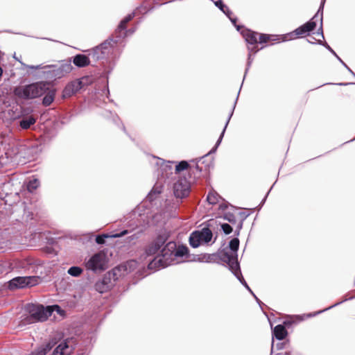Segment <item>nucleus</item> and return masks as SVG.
<instances>
[{
	"mask_svg": "<svg viewBox=\"0 0 355 355\" xmlns=\"http://www.w3.org/2000/svg\"><path fill=\"white\" fill-rule=\"evenodd\" d=\"M110 279L103 277L102 279L97 281L94 284V288L100 293L106 292L110 288Z\"/></svg>",
	"mask_w": 355,
	"mask_h": 355,
	"instance_id": "obj_17",
	"label": "nucleus"
},
{
	"mask_svg": "<svg viewBox=\"0 0 355 355\" xmlns=\"http://www.w3.org/2000/svg\"><path fill=\"white\" fill-rule=\"evenodd\" d=\"M169 236L166 231L161 232L156 239L151 242L146 248L145 252L147 256L155 254L160 248L166 242Z\"/></svg>",
	"mask_w": 355,
	"mask_h": 355,
	"instance_id": "obj_11",
	"label": "nucleus"
},
{
	"mask_svg": "<svg viewBox=\"0 0 355 355\" xmlns=\"http://www.w3.org/2000/svg\"><path fill=\"white\" fill-rule=\"evenodd\" d=\"M112 40H107L104 42L101 43L99 46L96 47V51H106V54L109 53V49L112 46Z\"/></svg>",
	"mask_w": 355,
	"mask_h": 355,
	"instance_id": "obj_29",
	"label": "nucleus"
},
{
	"mask_svg": "<svg viewBox=\"0 0 355 355\" xmlns=\"http://www.w3.org/2000/svg\"><path fill=\"white\" fill-rule=\"evenodd\" d=\"M273 349H274V343H273V341H272V349H271L272 353L273 352Z\"/></svg>",
	"mask_w": 355,
	"mask_h": 355,
	"instance_id": "obj_47",
	"label": "nucleus"
},
{
	"mask_svg": "<svg viewBox=\"0 0 355 355\" xmlns=\"http://www.w3.org/2000/svg\"><path fill=\"white\" fill-rule=\"evenodd\" d=\"M220 200V196L215 191L209 192L207 197V200L210 205H216L219 203Z\"/></svg>",
	"mask_w": 355,
	"mask_h": 355,
	"instance_id": "obj_27",
	"label": "nucleus"
},
{
	"mask_svg": "<svg viewBox=\"0 0 355 355\" xmlns=\"http://www.w3.org/2000/svg\"><path fill=\"white\" fill-rule=\"evenodd\" d=\"M162 191V186L156 184L152 189L151 191L148 193V198L150 200H153L156 196L160 194Z\"/></svg>",
	"mask_w": 355,
	"mask_h": 355,
	"instance_id": "obj_28",
	"label": "nucleus"
},
{
	"mask_svg": "<svg viewBox=\"0 0 355 355\" xmlns=\"http://www.w3.org/2000/svg\"><path fill=\"white\" fill-rule=\"evenodd\" d=\"M227 207L226 202H223L219 205V209L225 210Z\"/></svg>",
	"mask_w": 355,
	"mask_h": 355,
	"instance_id": "obj_42",
	"label": "nucleus"
},
{
	"mask_svg": "<svg viewBox=\"0 0 355 355\" xmlns=\"http://www.w3.org/2000/svg\"><path fill=\"white\" fill-rule=\"evenodd\" d=\"M212 232L209 228L201 231H195L189 236V244L193 248H198L203 243H209L212 239Z\"/></svg>",
	"mask_w": 355,
	"mask_h": 355,
	"instance_id": "obj_8",
	"label": "nucleus"
},
{
	"mask_svg": "<svg viewBox=\"0 0 355 355\" xmlns=\"http://www.w3.org/2000/svg\"><path fill=\"white\" fill-rule=\"evenodd\" d=\"M252 62V59L251 58V54L249 53V55H248V67L246 69V71H245V73H247V71L248 70V68L250 67L251 63Z\"/></svg>",
	"mask_w": 355,
	"mask_h": 355,
	"instance_id": "obj_41",
	"label": "nucleus"
},
{
	"mask_svg": "<svg viewBox=\"0 0 355 355\" xmlns=\"http://www.w3.org/2000/svg\"><path fill=\"white\" fill-rule=\"evenodd\" d=\"M73 64L78 67H85L90 63L89 58L83 54H78L73 58Z\"/></svg>",
	"mask_w": 355,
	"mask_h": 355,
	"instance_id": "obj_18",
	"label": "nucleus"
},
{
	"mask_svg": "<svg viewBox=\"0 0 355 355\" xmlns=\"http://www.w3.org/2000/svg\"><path fill=\"white\" fill-rule=\"evenodd\" d=\"M73 350V340L67 339L60 343L53 350L52 355H70Z\"/></svg>",
	"mask_w": 355,
	"mask_h": 355,
	"instance_id": "obj_13",
	"label": "nucleus"
},
{
	"mask_svg": "<svg viewBox=\"0 0 355 355\" xmlns=\"http://www.w3.org/2000/svg\"><path fill=\"white\" fill-rule=\"evenodd\" d=\"M40 280V277L36 276L17 277L9 282L8 287L10 289H15L33 286L38 284Z\"/></svg>",
	"mask_w": 355,
	"mask_h": 355,
	"instance_id": "obj_9",
	"label": "nucleus"
},
{
	"mask_svg": "<svg viewBox=\"0 0 355 355\" xmlns=\"http://www.w3.org/2000/svg\"><path fill=\"white\" fill-rule=\"evenodd\" d=\"M230 248L236 253L239 249V240L236 238L232 239L229 243Z\"/></svg>",
	"mask_w": 355,
	"mask_h": 355,
	"instance_id": "obj_33",
	"label": "nucleus"
},
{
	"mask_svg": "<svg viewBox=\"0 0 355 355\" xmlns=\"http://www.w3.org/2000/svg\"><path fill=\"white\" fill-rule=\"evenodd\" d=\"M36 119L33 116H28L21 119L19 122V126L23 130L28 129L32 125L35 124Z\"/></svg>",
	"mask_w": 355,
	"mask_h": 355,
	"instance_id": "obj_23",
	"label": "nucleus"
},
{
	"mask_svg": "<svg viewBox=\"0 0 355 355\" xmlns=\"http://www.w3.org/2000/svg\"><path fill=\"white\" fill-rule=\"evenodd\" d=\"M49 90V83L38 82L15 88L14 94L19 98L28 100L38 98Z\"/></svg>",
	"mask_w": 355,
	"mask_h": 355,
	"instance_id": "obj_3",
	"label": "nucleus"
},
{
	"mask_svg": "<svg viewBox=\"0 0 355 355\" xmlns=\"http://www.w3.org/2000/svg\"><path fill=\"white\" fill-rule=\"evenodd\" d=\"M40 186V181L37 178L30 180L27 184V189L30 192L34 191Z\"/></svg>",
	"mask_w": 355,
	"mask_h": 355,
	"instance_id": "obj_31",
	"label": "nucleus"
},
{
	"mask_svg": "<svg viewBox=\"0 0 355 355\" xmlns=\"http://www.w3.org/2000/svg\"><path fill=\"white\" fill-rule=\"evenodd\" d=\"M191 191V182L186 178H179L173 184V193L178 198H184Z\"/></svg>",
	"mask_w": 355,
	"mask_h": 355,
	"instance_id": "obj_10",
	"label": "nucleus"
},
{
	"mask_svg": "<svg viewBox=\"0 0 355 355\" xmlns=\"http://www.w3.org/2000/svg\"><path fill=\"white\" fill-rule=\"evenodd\" d=\"M172 162H165L162 159H157V165L159 166L158 175H160L163 178H169L170 175L173 174V164Z\"/></svg>",
	"mask_w": 355,
	"mask_h": 355,
	"instance_id": "obj_14",
	"label": "nucleus"
},
{
	"mask_svg": "<svg viewBox=\"0 0 355 355\" xmlns=\"http://www.w3.org/2000/svg\"><path fill=\"white\" fill-rule=\"evenodd\" d=\"M59 309L58 306L44 307L41 304H30L26 306L29 315L25 318V324H31L37 322H44L51 315L53 309Z\"/></svg>",
	"mask_w": 355,
	"mask_h": 355,
	"instance_id": "obj_4",
	"label": "nucleus"
},
{
	"mask_svg": "<svg viewBox=\"0 0 355 355\" xmlns=\"http://www.w3.org/2000/svg\"><path fill=\"white\" fill-rule=\"evenodd\" d=\"M221 259L225 261L230 270L232 272L236 277H238L239 275L237 272H241L240 270V266L237 260V256L236 254H230L228 252H224L222 254Z\"/></svg>",
	"mask_w": 355,
	"mask_h": 355,
	"instance_id": "obj_12",
	"label": "nucleus"
},
{
	"mask_svg": "<svg viewBox=\"0 0 355 355\" xmlns=\"http://www.w3.org/2000/svg\"><path fill=\"white\" fill-rule=\"evenodd\" d=\"M223 218L232 224H234L236 222V216L231 213L225 214Z\"/></svg>",
	"mask_w": 355,
	"mask_h": 355,
	"instance_id": "obj_35",
	"label": "nucleus"
},
{
	"mask_svg": "<svg viewBox=\"0 0 355 355\" xmlns=\"http://www.w3.org/2000/svg\"><path fill=\"white\" fill-rule=\"evenodd\" d=\"M46 93V95L43 98L42 103L45 106H49L53 103L54 100L55 92L53 90L49 89Z\"/></svg>",
	"mask_w": 355,
	"mask_h": 355,
	"instance_id": "obj_26",
	"label": "nucleus"
},
{
	"mask_svg": "<svg viewBox=\"0 0 355 355\" xmlns=\"http://www.w3.org/2000/svg\"><path fill=\"white\" fill-rule=\"evenodd\" d=\"M353 75L355 76V74H354V73Z\"/></svg>",
	"mask_w": 355,
	"mask_h": 355,
	"instance_id": "obj_48",
	"label": "nucleus"
},
{
	"mask_svg": "<svg viewBox=\"0 0 355 355\" xmlns=\"http://www.w3.org/2000/svg\"><path fill=\"white\" fill-rule=\"evenodd\" d=\"M336 57V58L343 64V66H345L347 70L352 74H354V72L351 70V69L341 60V58L336 54V55H335Z\"/></svg>",
	"mask_w": 355,
	"mask_h": 355,
	"instance_id": "obj_39",
	"label": "nucleus"
},
{
	"mask_svg": "<svg viewBox=\"0 0 355 355\" xmlns=\"http://www.w3.org/2000/svg\"><path fill=\"white\" fill-rule=\"evenodd\" d=\"M107 257L103 252H97L85 261V266L87 270L94 272L103 271L106 269Z\"/></svg>",
	"mask_w": 355,
	"mask_h": 355,
	"instance_id": "obj_7",
	"label": "nucleus"
},
{
	"mask_svg": "<svg viewBox=\"0 0 355 355\" xmlns=\"http://www.w3.org/2000/svg\"><path fill=\"white\" fill-rule=\"evenodd\" d=\"M214 4L216 7H218L224 14H225L229 19L231 20L232 24L236 26V18H232L230 15H232V12L229 9V8L225 5L222 0H218L214 1Z\"/></svg>",
	"mask_w": 355,
	"mask_h": 355,
	"instance_id": "obj_20",
	"label": "nucleus"
},
{
	"mask_svg": "<svg viewBox=\"0 0 355 355\" xmlns=\"http://www.w3.org/2000/svg\"><path fill=\"white\" fill-rule=\"evenodd\" d=\"M188 251L187 247L182 245L177 248L175 242L169 241L162 248L159 255L163 260L164 265L168 266L183 261L182 259L187 255Z\"/></svg>",
	"mask_w": 355,
	"mask_h": 355,
	"instance_id": "obj_2",
	"label": "nucleus"
},
{
	"mask_svg": "<svg viewBox=\"0 0 355 355\" xmlns=\"http://www.w3.org/2000/svg\"><path fill=\"white\" fill-rule=\"evenodd\" d=\"M340 303H341V302H340L336 303L335 304H334V305H332V306H329V307H328V308H327V309H324V310H322V311H318V312H316V313H313V314H309L308 316H309V317H311V316H315V315H316L317 314H319V313H322V312H324V311H327V310H329V309H331L332 307H334V306H337L338 304H340Z\"/></svg>",
	"mask_w": 355,
	"mask_h": 355,
	"instance_id": "obj_38",
	"label": "nucleus"
},
{
	"mask_svg": "<svg viewBox=\"0 0 355 355\" xmlns=\"http://www.w3.org/2000/svg\"><path fill=\"white\" fill-rule=\"evenodd\" d=\"M126 234H128V231L127 230H124V231L121 232L119 234H115L114 235H112L111 237H113V238L121 237V236L125 235Z\"/></svg>",
	"mask_w": 355,
	"mask_h": 355,
	"instance_id": "obj_40",
	"label": "nucleus"
},
{
	"mask_svg": "<svg viewBox=\"0 0 355 355\" xmlns=\"http://www.w3.org/2000/svg\"><path fill=\"white\" fill-rule=\"evenodd\" d=\"M83 87V82L81 80H76L68 83L62 92L63 98H69L76 94Z\"/></svg>",
	"mask_w": 355,
	"mask_h": 355,
	"instance_id": "obj_15",
	"label": "nucleus"
},
{
	"mask_svg": "<svg viewBox=\"0 0 355 355\" xmlns=\"http://www.w3.org/2000/svg\"><path fill=\"white\" fill-rule=\"evenodd\" d=\"M138 237H139L138 234H134L132 236H129L128 239H130V241H132V240L138 239Z\"/></svg>",
	"mask_w": 355,
	"mask_h": 355,
	"instance_id": "obj_45",
	"label": "nucleus"
},
{
	"mask_svg": "<svg viewBox=\"0 0 355 355\" xmlns=\"http://www.w3.org/2000/svg\"><path fill=\"white\" fill-rule=\"evenodd\" d=\"M135 12L129 14L121 21L116 30V37L121 38L124 37L127 33L132 34L134 33L135 30L130 29L126 32H124V31L126 28V24L129 22L135 16Z\"/></svg>",
	"mask_w": 355,
	"mask_h": 355,
	"instance_id": "obj_16",
	"label": "nucleus"
},
{
	"mask_svg": "<svg viewBox=\"0 0 355 355\" xmlns=\"http://www.w3.org/2000/svg\"><path fill=\"white\" fill-rule=\"evenodd\" d=\"M109 236L107 234H103L102 236H97L96 238V242L98 244H103L105 243V239L107 238Z\"/></svg>",
	"mask_w": 355,
	"mask_h": 355,
	"instance_id": "obj_37",
	"label": "nucleus"
},
{
	"mask_svg": "<svg viewBox=\"0 0 355 355\" xmlns=\"http://www.w3.org/2000/svg\"><path fill=\"white\" fill-rule=\"evenodd\" d=\"M30 69H43L44 77L47 79H60L69 73L72 69L71 60L62 61L59 64L55 65H26Z\"/></svg>",
	"mask_w": 355,
	"mask_h": 355,
	"instance_id": "obj_1",
	"label": "nucleus"
},
{
	"mask_svg": "<svg viewBox=\"0 0 355 355\" xmlns=\"http://www.w3.org/2000/svg\"><path fill=\"white\" fill-rule=\"evenodd\" d=\"M186 169H189V172H194V170H196L199 173L201 171V169L198 165H196L195 167L192 168L189 166L187 161H182L175 165V170L176 173H178Z\"/></svg>",
	"mask_w": 355,
	"mask_h": 355,
	"instance_id": "obj_19",
	"label": "nucleus"
},
{
	"mask_svg": "<svg viewBox=\"0 0 355 355\" xmlns=\"http://www.w3.org/2000/svg\"><path fill=\"white\" fill-rule=\"evenodd\" d=\"M52 347L53 346L51 343L42 345L36 349L34 352H33L31 355H46V353L52 348Z\"/></svg>",
	"mask_w": 355,
	"mask_h": 355,
	"instance_id": "obj_25",
	"label": "nucleus"
},
{
	"mask_svg": "<svg viewBox=\"0 0 355 355\" xmlns=\"http://www.w3.org/2000/svg\"><path fill=\"white\" fill-rule=\"evenodd\" d=\"M83 272V270L78 266H72L68 269V274L72 277H79Z\"/></svg>",
	"mask_w": 355,
	"mask_h": 355,
	"instance_id": "obj_30",
	"label": "nucleus"
},
{
	"mask_svg": "<svg viewBox=\"0 0 355 355\" xmlns=\"http://www.w3.org/2000/svg\"><path fill=\"white\" fill-rule=\"evenodd\" d=\"M106 55V51H96V47L92 51V56L96 60H100L105 57Z\"/></svg>",
	"mask_w": 355,
	"mask_h": 355,
	"instance_id": "obj_34",
	"label": "nucleus"
},
{
	"mask_svg": "<svg viewBox=\"0 0 355 355\" xmlns=\"http://www.w3.org/2000/svg\"><path fill=\"white\" fill-rule=\"evenodd\" d=\"M272 334L277 340H282L287 336V331L284 325L278 324L274 328Z\"/></svg>",
	"mask_w": 355,
	"mask_h": 355,
	"instance_id": "obj_21",
	"label": "nucleus"
},
{
	"mask_svg": "<svg viewBox=\"0 0 355 355\" xmlns=\"http://www.w3.org/2000/svg\"><path fill=\"white\" fill-rule=\"evenodd\" d=\"M216 255L215 254H209L207 261H213L215 260Z\"/></svg>",
	"mask_w": 355,
	"mask_h": 355,
	"instance_id": "obj_44",
	"label": "nucleus"
},
{
	"mask_svg": "<svg viewBox=\"0 0 355 355\" xmlns=\"http://www.w3.org/2000/svg\"><path fill=\"white\" fill-rule=\"evenodd\" d=\"M168 266L164 265L163 260L159 255L155 257L148 265L150 270H159L162 268L167 267Z\"/></svg>",
	"mask_w": 355,
	"mask_h": 355,
	"instance_id": "obj_22",
	"label": "nucleus"
},
{
	"mask_svg": "<svg viewBox=\"0 0 355 355\" xmlns=\"http://www.w3.org/2000/svg\"><path fill=\"white\" fill-rule=\"evenodd\" d=\"M237 275H239V277H236V278L250 292V293H252V295L254 297L256 300L258 302H259V300L257 297V296L253 293V292L252 291L250 288L248 286V284L246 283V282L245 281L244 278L243 277V275H242L241 272H239V273L237 272Z\"/></svg>",
	"mask_w": 355,
	"mask_h": 355,
	"instance_id": "obj_32",
	"label": "nucleus"
},
{
	"mask_svg": "<svg viewBox=\"0 0 355 355\" xmlns=\"http://www.w3.org/2000/svg\"><path fill=\"white\" fill-rule=\"evenodd\" d=\"M325 3V0H322L320 8L318 10V12L314 15V17L308 22L296 28L294 31L296 35H302L308 33L309 32L313 31L316 26V22L315 21V19L320 17V27L319 31L318 33V35H320L322 38H324L323 32H322V10L324 8V5Z\"/></svg>",
	"mask_w": 355,
	"mask_h": 355,
	"instance_id": "obj_6",
	"label": "nucleus"
},
{
	"mask_svg": "<svg viewBox=\"0 0 355 355\" xmlns=\"http://www.w3.org/2000/svg\"><path fill=\"white\" fill-rule=\"evenodd\" d=\"M236 101H235V103H234V107H233V108H232V110L231 112L230 113V115H229V116H228V119H227V122H226V123H225V127H224V129H223V130L222 133L220 134V136L219 137V138H218V141H217V142H216V144L215 147H214V148H212V150H211V151L209 152V153L214 152V151L216 150V149L218 148V146H219V144H220V142H221V141H222V139H223V135H224V133H225V129H226V128H227V125H228V123H229V122H230V119H231V117H232V114H233L234 110V107H235V105H236Z\"/></svg>",
	"mask_w": 355,
	"mask_h": 355,
	"instance_id": "obj_24",
	"label": "nucleus"
},
{
	"mask_svg": "<svg viewBox=\"0 0 355 355\" xmlns=\"http://www.w3.org/2000/svg\"><path fill=\"white\" fill-rule=\"evenodd\" d=\"M282 347H283V344H282V343H280V344H277V348L278 349H282Z\"/></svg>",
	"mask_w": 355,
	"mask_h": 355,
	"instance_id": "obj_46",
	"label": "nucleus"
},
{
	"mask_svg": "<svg viewBox=\"0 0 355 355\" xmlns=\"http://www.w3.org/2000/svg\"><path fill=\"white\" fill-rule=\"evenodd\" d=\"M236 27V29L239 31H241V34L243 35V37L245 39V41L247 43H248L251 46H248V50L250 51V53L251 54V52L256 53L258 49H257V43L258 42V38L259 42L261 44L266 43L270 39V36L266 35V34H261L259 35L256 32L251 31L248 29H243V27L240 26H237L236 24L235 26Z\"/></svg>",
	"mask_w": 355,
	"mask_h": 355,
	"instance_id": "obj_5",
	"label": "nucleus"
},
{
	"mask_svg": "<svg viewBox=\"0 0 355 355\" xmlns=\"http://www.w3.org/2000/svg\"><path fill=\"white\" fill-rule=\"evenodd\" d=\"M221 228L225 234H229L232 232V227L227 223L222 224Z\"/></svg>",
	"mask_w": 355,
	"mask_h": 355,
	"instance_id": "obj_36",
	"label": "nucleus"
},
{
	"mask_svg": "<svg viewBox=\"0 0 355 355\" xmlns=\"http://www.w3.org/2000/svg\"><path fill=\"white\" fill-rule=\"evenodd\" d=\"M326 48L332 53L334 54V55H336V52L327 44H324Z\"/></svg>",
	"mask_w": 355,
	"mask_h": 355,
	"instance_id": "obj_43",
	"label": "nucleus"
}]
</instances>
